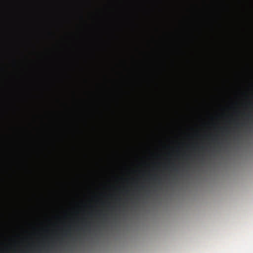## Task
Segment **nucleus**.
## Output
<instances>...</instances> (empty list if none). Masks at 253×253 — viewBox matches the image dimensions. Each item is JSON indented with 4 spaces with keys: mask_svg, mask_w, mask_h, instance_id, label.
<instances>
[{
    "mask_svg": "<svg viewBox=\"0 0 253 253\" xmlns=\"http://www.w3.org/2000/svg\"><path fill=\"white\" fill-rule=\"evenodd\" d=\"M220 144H221V143H220V142L217 143L218 146H220Z\"/></svg>",
    "mask_w": 253,
    "mask_h": 253,
    "instance_id": "obj_6",
    "label": "nucleus"
},
{
    "mask_svg": "<svg viewBox=\"0 0 253 253\" xmlns=\"http://www.w3.org/2000/svg\"><path fill=\"white\" fill-rule=\"evenodd\" d=\"M65 235L66 236H67V233H66V234H65Z\"/></svg>",
    "mask_w": 253,
    "mask_h": 253,
    "instance_id": "obj_9",
    "label": "nucleus"
},
{
    "mask_svg": "<svg viewBox=\"0 0 253 253\" xmlns=\"http://www.w3.org/2000/svg\"><path fill=\"white\" fill-rule=\"evenodd\" d=\"M251 121H253V119L252 118L251 116H249V118Z\"/></svg>",
    "mask_w": 253,
    "mask_h": 253,
    "instance_id": "obj_5",
    "label": "nucleus"
},
{
    "mask_svg": "<svg viewBox=\"0 0 253 253\" xmlns=\"http://www.w3.org/2000/svg\"><path fill=\"white\" fill-rule=\"evenodd\" d=\"M153 180H154L155 181H156V178H153Z\"/></svg>",
    "mask_w": 253,
    "mask_h": 253,
    "instance_id": "obj_8",
    "label": "nucleus"
},
{
    "mask_svg": "<svg viewBox=\"0 0 253 253\" xmlns=\"http://www.w3.org/2000/svg\"><path fill=\"white\" fill-rule=\"evenodd\" d=\"M172 169L176 172L178 171V169L175 167H172Z\"/></svg>",
    "mask_w": 253,
    "mask_h": 253,
    "instance_id": "obj_1",
    "label": "nucleus"
},
{
    "mask_svg": "<svg viewBox=\"0 0 253 253\" xmlns=\"http://www.w3.org/2000/svg\"><path fill=\"white\" fill-rule=\"evenodd\" d=\"M160 183H161V182H160V178H159V179H158V183H159V184H160Z\"/></svg>",
    "mask_w": 253,
    "mask_h": 253,
    "instance_id": "obj_7",
    "label": "nucleus"
},
{
    "mask_svg": "<svg viewBox=\"0 0 253 253\" xmlns=\"http://www.w3.org/2000/svg\"><path fill=\"white\" fill-rule=\"evenodd\" d=\"M244 125V124H238V127H240L241 126H243Z\"/></svg>",
    "mask_w": 253,
    "mask_h": 253,
    "instance_id": "obj_4",
    "label": "nucleus"
},
{
    "mask_svg": "<svg viewBox=\"0 0 253 253\" xmlns=\"http://www.w3.org/2000/svg\"><path fill=\"white\" fill-rule=\"evenodd\" d=\"M84 228H88L89 227V224H85V225H84Z\"/></svg>",
    "mask_w": 253,
    "mask_h": 253,
    "instance_id": "obj_3",
    "label": "nucleus"
},
{
    "mask_svg": "<svg viewBox=\"0 0 253 253\" xmlns=\"http://www.w3.org/2000/svg\"><path fill=\"white\" fill-rule=\"evenodd\" d=\"M102 218L104 221L106 220V215L105 214H104L102 215Z\"/></svg>",
    "mask_w": 253,
    "mask_h": 253,
    "instance_id": "obj_2",
    "label": "nucleus"
}]
</instances>
